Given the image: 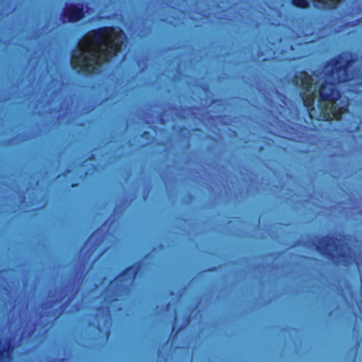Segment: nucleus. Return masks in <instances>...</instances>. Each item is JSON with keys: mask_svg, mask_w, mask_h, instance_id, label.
Listing matches in <instances>:
<instances>
[{"mask_svg": "<svg viewBox=\"0 0 362 362\" xmlns=\"http://www.w3.org/2000/svg\"><path fill=\"white\" fill-rule=\"evenodd\" d=\"M316 248L324 255L330 257H346L350 255V249L342 241L334 238H323L318 242Z\"/></svg>", "mask_w": 362, "mask_h": 362, "instance_id": "nucleus-3", "label": "nucleus"}, {"mask_svg": "<svg viewBox=\"0 0 362 362\" xmlns=\"http://www.w3.org/2000/svg\"><path fill=\"white\" fill-rule=\"evenodd\" d=\"M84 16L83 4H66L64 8L61 23H76Z\"/></svg>", "mask_w": 362, "mask_h": 362, "instance_id": "nucleus-5", "label": "nucleus"}, {"mask_svg": "<svg viewBox=\"0 0 362 362\" xmlns=\"http://www.w3.org/2000/svg\"><path fill=\"white\" fill-rule=\"evenodd\" d=\"M354 23H362V21H361V20H357V21H355Z\"/></svg>", "mask_w": 362, "mask_h": 362, "instance_id": "nucleus-9", "label": "nucleus"}, {"mask_svg": "<svg viewBox=\"0 0 362 362\" xmlns=\"http://www.w3.org/2000/svg\"><path fill=\"white\" fill-rule=\"evenodd\" d=\"M352 80H362V64L355 60L353 55L344 53L327 62L321 71H315L313 76L305 74L302 80L306 90L322 100L329 102L334 109L340 107L341 98L337 84Z\"/></svg>", "mask_w": 362, "mask_h": 362, "instance_id": "nucleus-2", "label": "nucleus"}, {"mask_svg": "<svg viewBox=\"0 0 362 362\" xmlns=\"http://www.w3.org/2000/svg\"><path fill=\"white\" fill-rule=\"evenodd\" d=\"M313 24H294L291 38L298 39V45L308 44L319 37L315 35Z\"/></svg>", "mask_w": 362, "mask_h": 362, "instance_id": "nucleus-4", "label": "nucleus"}, {"mask_svg": "<svg viewBox=\"0 0 362 362\" xmlns=\"http://www.w3.org/2000/svg\"><path fill=\"white\" fill-rule=\"evenodd\" d=\"M356 263L358 265V261L357 259H356Z\"/></svg>", "mask_w": 362, "mask_h": 362, "instance_id": "nucleus-10", "label": "nucleus"}, {"mask_svg": "<svg viewBox=\"0 0 362 362\" xmlns=\"http://www.w3.org/2000/svg\"><path fill=\"white\" fill-rule=\"evenodd\" d=\"M136 273V271L134 267L128 268L122 275L116 278L115 281L111 283V286H112L113 284H116L118 282H122V281L126 282L125 285L132 284L133 282V280L135 277Z\"/></svg>", "mask_w": 362, "mask_h": 362, "instance_id": "nucleus-7", "label": "nucleus"}, {"mask_svg": "<svg viewBox=\"0 0 362 362\" xmlns=\"http://www.w3.org/2000/svg\"><path fill=\"white\" fill-rule=\"evenodd\" d=\"M13 346L7 338L0 339V362H9Z\"/></svg>", "mask_w": 362, "mask_h": 362, "instance_id": "nucleus-6", "label": "nucleus"}, {"mask_svg": "<svg viewBox=\"0 0 362 362\" xmlns=\"http://www.w3.org/2000/svg\"><path fill=\"white\" fill-rule=\"evenodd\" d=\"M126 35L121 29L104 28L94 30L78 42L72 52L71 64L78 72L97 74L101 64L126 47Z\"/></svg>", "mask_w": 362, "mask_h": 362, "instance_id": "nucleus-1", "label": "nucleus"}, {"mask_svg": "<svg viewBox=\"0 0 362 362\" xmlns=\"http://www.w3.org/2000/svg\"><path fill=\"white\" fill-rule=\"evenodd\" d=\"M292 4L297 7L305 8L309 6V1L308 0H292Z\"/></svg>", "mask_w": 362, "mask_h": 362, "instance_id": "nucleus-8", "label": "nucleus"}]
</instances>
